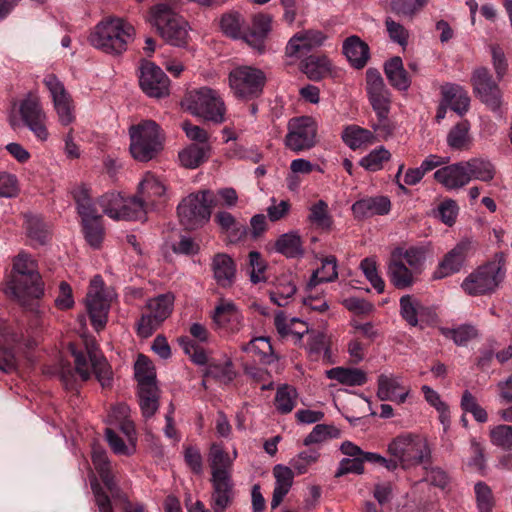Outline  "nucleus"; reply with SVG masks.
Segmentation results:
<instances>
[{
  "mask_svg": "<svg viewBox=\"0 0 512 512\" xmlns=\"http://www.w3.org/2000/svg\"><path fill=\"white\" fill-rule=\"evenodd\" d=\"M5 295L25 309H32L35 301L45 293L42 276L5 277Z\"/></svg>",
  "mask_w": 512,
  "mask_h": 512,
  "instance_id": "9b49d317",
  "label": "nucleus"
},
{
  "mask_svg": "<svg viewBox=\"0 0 512 512\" xmlns=\"http://www.w3.org/2000/svg\"><path fill=\"white\" fill-rule=\"evenodd\" d=\"M213 488L212 508L214 512H224L233 502L234 483L232 476L211 478Z\"/></svg>",
  "mask_w": 512,
  "mask_h": 512,
  "instance_id": "cd10ccee",
  "label": "nucleus"
},
{
  "mask_svg": "<svg viewBox=\"0 0 512 512\" xmlns=\"http://www.w3.org/2000/svg\"><path fill=\"white\" fill-rule=\"evenodd\" d=\"M214 222L219 227L220 233L225 235L227 241L231 244L242 241L247 235L246 225L239 222L234 215L226 210L216 212Z\"/></svg>",
  "mask_w": 512,
  "mask_h": 512,
  "instance_id": "393cba45",
  "label": "nucleus"
},
{
  "mask_svg": "<svg viewBox=\"0 0 512 512\" xmlns=\"http://www.w3.org/2000/svg\"><path fill=\"white\" fill-rule=\"evenodd\" d=\"M211 270L216 283L222 288L231 287L236 279V263L226 253H217L212 258Z\"/></svg>",
  "mask_w": 512,
  "mask_h": 512,
  "instance_id": "b1692460",
  "label": "nucleus"
},
{
  "mask_svg": "<svg viewBox=\"0 0 512 512\" xmlns=\"http://www.w3.org/2000/svg\"><path fill=\"white\" fill-rule=\"evenodd\" d=\"M331 68V61L325 55H310L301 62L302 72L313 81L327 77Z\"/></svg>",
  "mask_w": 512,
  "mask_h": 512,
  "instance_id": "f704fd0d",
  "label": "nucleus"
},
{
  "mask_svg": "<svg viewBox=\"0 0 512 512\" xmlns=\"http://www.w3.org/2000/svg\"><path fill=\"white\" fill-rule=\"evenodd\" d=\"M210 153V144H190L179 152L178 158L183 167L195 169L208 160Z\"/></svg>",
  "mask_w": 512,
  "mask_h": 512,
  "instance_id": "c9c22d12",
  "label": "nucleus"
},
{
  "mask_svg": "<svg viewBox=\"0 0 512 512\" xmlns=\"http://www.w3.org/2000/svg\"><path fill=\"white\" fill-rule=\"evenodd\" d=\"M390 455L400 462L403 468L428 463L431 450L425 438L412 435H401L388 445Z\"/></svg>",
  "mask_w": 512,
  "mask_h": 512,
  "instance_id": "6e6552de",
  "label": "nucleus"
},
{
  "mask_svg": "<svg viewBox=\"0 0 512 512\" xmlns=\"http://www.w3.org/2000/svg\"><path fill=\"white\" fill-rule=\"evenodd\" d=\"M447 145L458 151L468 150L472 145L470 123L467 120L454 125L447 134Z\"/></svg>",
  "mask_w": 512,
  "mask_h": 512,
  "instance_id": "37998d69",
  "label": "nucleus"
},
{
  "mask_svg": "<svg viewBox=\"0 0 512 512\" xmlns=\"http://www.w3.org/2000/svg\"><path fill=\"white\" fill-rule=\"evenodd\" d=\"M308 351L314 359H322L324 362L331 364L333 363L332 353L328 346V339L325 334L321 332L313 333L309 337L307 343Z\"/></svg>",
  "mask_w": 512,
  "mask_h": 512,
  "instance_id": "de8ad7c7",
  "label": "nucleus"
},
{
  "mask_svg": "<svg viewBox=\"0 0 512 512\" xmlns=\"http://www.w3.org/2000/svg\"><path fill=\"white\" fill-rule=\"evenodd\" d=\"M133 26L121 18H111L99 23L89 37L92 46L105 53L118 55L126 51L133 39Z\"/></svg>",
  "mask_w": 512,
  "mask_h": 512,
  "instance_id": "f257e3e1",
  "label": "nucleus"
},
{
  "mask_svg": "<svg viewBox=\"0 0 512 512\" xmlns=\"http://www.w3.org/2000/svg\"><path fill=\"white\" fill-rule=\"evenodd\" d=\"M423 310L421 303L411 295H404L400 298V314L410 325H418V316Z\"/></svg>",
  "mask_w": 512,
  "mask_h": 512,
  "instance_id": "864d4df0",
  "label": "nucleus"
},
{
  "mask_svg": "<svg viewBox=\"0 0 512 512\" xmlns=\"http://www.w3.org/2000/svg\"><path fill=\"white\" fill-rule=\"evenodd\" d=\"M135 377L138 387L156 384V373L152 362L145 355L140 354L134 365Z\"/></svg>",
  "mask_w": 512,
  "mask_h": 512,
  "instance_id": "09e8293b",
  "label": "nucleus"
},
{
  "mask_svg": "<svg viewBox=\"0 0 512 512\" xmlns=\"http://www.w3.org/2000/svg\"><path fill=\"white\" fill-rule=\"evenodd\" d=\"M391 208L388 197H367L356 201L352 207V213L356 219H366L376 215H386Z\"/></svg>",
  "mask_w": 512,
  "mask_h": 512,
  "instance_id": "a878e982",
  "label": "nucleus"
},
{
  "mask_svg": "<svg viewBox=\"0 0 512 512\" xmlns=\"http://www.w3.org/2000/svg\"><path fill=\"white\" fill-rule=\"evenodd\" d=\"M471 249L472 243L468 239L457 243L439 262L433 273V278L438 280L458 273L464 266L467 257L471 253Z\"/></svg>",
  "mask_w": 512,
  "mask_h": 512,
  "instance_id": "6ab92c4d",
  "label": "nucleus"
},
{
  "mask_svg": "<svg viewBox=\"0 0 512 512\" xmlns=\"http://www.w3.org/2000/svg\"><path fill=\"white\" fill-rule=\"evenodd\" d=\"M473 92L490 110L497 112L502 104V92L486 67L476 68L471 75Z\"/></svg>",
  "mask_w": 512,
  "mask_h": 512,
  "instance_id": "f3484780",
  "label": "nucleus"
},
{
  "mask_svg": "<svg viewBox=\"0 0 512 512\" xmlns=\"http://www.w3.org/2000/svg\"><path fill=\"white\" fill-rule=\"evenodd\" d=\"M272 16L259 13L252 19L251 30L244 34L243 39L259 52L264 51V41L272 29Z\"/></svg>",
  "mask_w": 512,
  "mask_h": 512,
  "instance_id": "c85d7f7f",
  "label": "nucleus"
},
{
  "mask_svg": "<svg viewBox=\"0 0 512 512\" xmlns=\"http://www.w3.org/2000/svg\"><path fill=\"white\" fill-rule=\"evenodd\" d=\"M377 386V397L381 401L402 404L409 395V389L402 386L399 376L381 374L378 376Z\"/></svg>",
  "mask_w": 512,
  "mask_h": 512,
  "instance_id": "5701e85b",
  "label": "nucleus"
},
{
  "mask_svg": "<svg viewBox=\"0 0 512 512\" xmlns=\"http://www.w3.org/2000/svg\"><path fill=\"white\" fill-rule=\"evenodd\" d=\"M426 252L423 246H411L409 248L397 247L391 254L412 268V271L421 274L425 266Z\"/></svg>",
  "mask_w": 512,
  "mask_h": 512,
  "instance_id": "58836bf2",
  "label": "nucleus"
},
{
  "mask_svg": "<svg viewBox=\"0 0 512 512\" xmlns=\"http://www.w3.org/2000/svg\"><path fill=\"white\" fill-rule=\"evenodd\" d=\"M242 350L263 364H270L275 360L272 345L268 338L257 337L242 346Z\"/></svg>",
  "mask_w": 512,
  "mask_h": 512,
  "instance_id": "79ce46f5",
  "label": "nucleus"
},
{
  "mask_svg": "<svg viewBox=\"0 0 512 512\" xmlns=\"http://www.w3.org/2000/svg\"><path fill=\"white\" fill-rule=\"evenodd\" d=\"M147 211L145 199H140L138 196L124 198L119 220H142L145 218Z\"/></svg>",
  "mask_w": 512,
  "mask_h": 512,
  "instance_id": "8fccbe9b",
  "label": "nucleus"
},
{
  "mask_svg": "<svg viewBox=\"0 0 512 512\" xmlns=\"http://www.w3.org/2000/svg\"><path fill=\"white\" fill-rule=\"evenodd\" d=\"M418 274L412 271V268L391 254L387 265V276L389 281L397 289H406L411 287L415 282Z\"/></svg>",
  "mask_w": 512,
  "mask_h": 512,
  "instance_id": "bb28decb",
  "label": "nucleus"
},
{
  "mask_svg": "<svg viewBox=\"0 0 512 512\" xmlns=\"http://www.w3.org/2000/svg\"><path fill=\"white\" fill-rule=\"evenodd\" d=\"M491 443L506 451L512 450V425L499 424L489 431Z\"/></svg>",
  "mask_w": 512,
  "mask_h": 512,
  "instance_id": "4d7b16f0",
  "label": "nucleus"
},
{
  "mask_svg": "<svg viewBox=\"0 0 512 512\" xmlns=\"http://www.w3.org/2000/svg\"><path fill=\"white\" fill-rule=\"evenodd\" d=\"M366 91L369 102L378 118V123L372 125L373 130L385 136L389 135L391 131L388 115L391 106V94L381 74L376 69L370 68L366 71Z\"/></svg>",
  "mask_w": 512,
  "mask_h": 512,
  "instance_id": "39448f33",
  "label": "nucleus"
},
{
  "mask_svg": "<svg viewBox=\"0 0 512 512\" xmlns=\"http://www.w3.org/2000/svg\"><path fill=\"white\" fill-rule=\"evenodd\" d=\"M70 351L74 357L76 372L86 381L90 378V367L92 368L97 380L103 388L111 386L112 383V370L106 359L99 352L97 344L93 339L85 340V349L89 357L88 363L84 354L77 351L75 347L70 344Z\"/></svg>",
  "mask_w": 512,
  "mask_h": 512,
  "instance_id": "0eeeda50",
  "label": "nucleus"
},
{
  "mask_svg": "<svg viewBox=\"0 0 512 512\" xmlns=\"http://www.w3.org/2000/svg\"><path fill=\"white\" fill-rule=\"evenodd\" d=\"M82 226L85 239L89 245L94 248L100 247L104 237L101 219L82 222Z\"/></svg>",
  "mask_w": 512,
  "mask_h": 512,
  "instance_id": "e2e57ef3",
  "label": "nucleus"
},
{
  "mask_svg": "<svg viewBox=\"0 0 512 512\" xmlns=\"http://www.w3.org/2000/svg\"><path fill=\"white\" fill-rule=\"evenodd\" d=\"M187 110L215 124L225 121L226 107L220 94L211 88L201 87L189 92L184 100Z\"/></svg>",
  "mask_w": 512,
  "mask_h": 512,
  "instance_id": "423d86ee",
  "label": "nucleus"
},
{
  "mask_svg": "<svg viewBox=\"0 0 512 512\" xmlns=\"http://www.w3.org/2000/svg\"><path fill=\"white\" fill-rule=\"evenodd\" d=\"M505 276V257L503 253L471 272L461 283V288L469 296H481L494 293Z\"/></svg>",
  "mask_w": 512,
  "mask_h": 512,
  "instance_id": "7ed1b4c3",
  "label": "nucleus"
},
{
  "mask_svg": "<svg viewBox=\"0 0 512 512\" xmlns=\"http://www.w3.org/2000/svg\"><path fill=\"white\" fill-rule=\"evenodd\" d=\"M442 334L454 341L456 345H465L471 339L477 337V329L470 324H463L454 329L442 328Z\"/></svg>",
  "mask_w": 512,
  "mask_h": 512,
  "instance_id": "bf43d9fd",
  "label": "nucleus"
},
{
  "mask_svg": "<svg viewBox=\"0 0 512 512\" xmlns=\"http://www.w3.org/2000/svg\"><path fill=\"white\" fill-rule=\"evenodd\" d=\"M478 512H492L495 505L491 488L485 482H477L474 486Z\"/></svg>",
  "mask_w": 512,
  "mask_h": 512,
  "instance_id": "052dcab7",
  "label": "nucleus"
},
{
  "mask_svg": "<svg viewBox=\"0 0 512 512\" xmlns=\"http://www.w3.org/2000/svg\"><path fill=\"white\" fill-rule=\"evenodd\" d=\"M317 124L312 117L302 116L292 118L288 122V133L285 145L293 152L309 150L316 144Z\"/></svg>",
  "mask_w": 512,
  "mask_h": 512,
  "instance_id": "2eb2a0df",
  "label": "nucleus"
},
{
  "mask_svg": "<svg viewBox=\"0 0 512 512\" xmlns=\"http://www.w3.org/2000/svg\"><path fill=\"white\" fill-rule=\"evenodd\" d=\"M166 187L153 173L147 172L139 183V198L145 199L147 208L153 207L157 201L165 199Z\"/></svg>",
  "mask_w": 512,
  "mask_h": 512,
  "instance_id": "7c9ffc66",
  "label": "nucleus"
},
{
  "mask_svg": "<svg viewBox=\"0 0 512 512\" xmlns=\"http://www.w3.org/2000/svg\"><path fill=\"white\" fill-rule=\"evenodd\" d=\"M220 26L224 34L237 39L241 37L242 17L237 12L224 14L220 21Z\"/></svg>",
  "mask_w": 512,
  "mask_h": 512,
  "instance_id": "774afa93",
  "label": "nucleus"
},
{
  "mask_svg": "<svg viewBox=\"0 0 512 512\" xmlns=\"http://www.w3.org/2000/svg\"><path fill=\"white\" fill-rule=\"evenodd\" d=\"M427 2L428 0H391L390 9L400 17L412 18Z\"/></svg>",
  "mask_w": 512,
  "mask_h": 512,
  "instance_id": "13d9d810",
  "label": "nucleus"
},
{
  "mask_svg": "<svg viewBox=\"0 0 512 512\" xmlns=\"http://www.w3.org/2000/svg\"><path fill=\"white\" fill-rule=\"evenodd\" d=\"M296 292V285L286 279H280L276 285L275 291L271 292V300L278 306H286Z\"/></svg>",
  "mask_w": 512,
  "mask_h": 512,
  "instance_id": "680f3d73",
  "label": "nucleus"
},
{
  "mask_svg": "<svg viewBox=\"0 0 512 512\" xmlns=\"http://www.w3.org/2000/svg\"><path fill=\"white\" fill-rule=\"evenodd\" d=\"M327 36L320 30L308 29L294 34L286 45V55L295 57L323 45Z\"/></svg>",
  "mask_w": 512,
  "mask_h": 512,
  "instance_id": "aec40b11",
  "label": "nucleus"
},
{
  "mask_svg": "<svg viewBox=\"0 0 512 512\" xmlns=\"http://www.w3.org/2000/svg\"><path fill=\"white\" fill-rule=\"evenodd\" d=\"M326 376L348 386H361L367 382L366 373L358 368L335 367L326 371Z\"/></svg>",
  "mask_w": 512,
  "mask_h": 512,
  "instance_id": "a18cd8bd",
  "label": "nucleus"
},
{
  "mask_svg": "<svg viewBox=\"0 0 512 512\" xmlns=\"http://www.w3.org/2000/svg\"><path fill=\"white\" fill-rule=\"evenodd\" d=\"M319 458V453L314 449H308L300 452L298 455L290 460V466L301 475L308 471L309 466L316 463Z\"/></svg>",
  "mask_w": 512,
  "mask_h": 512,
  "instance_id": "69168bd1",
  "label": "nucleus"
},
{
  "mask_svg": "<svg viewBox=\"0 0 512 512\" xmlns=\"http://www.w3.org/2000/svg\"><path fill=\"white\" fill-rule=\"evenodd\" d=\"M110 298L104 289V281L100 275H96L90 281L86 295V309L91 324L95 330H102L108 319L110 310Z\"/></svg>",
  "mask_w": 512,
  "mask_h": 512,
  "instance_id": "4468645a",
  "label": "nucleus"
},
{
  "mask_svg": "<svg viewBox=\"0 0 512 512\" xmlns=\"http://www.w3.org/2000/svg\"><path fill=\"white\" fill-rule=\"evenodd\" d=\"M130 153L140 162H148L163 149L164 135L153 120H143L129 128Z\"/></svg>",
  "mask_w": 512,
  "mask_h": 512,
  "instance_id": "f03ea898",
  "label": "nucleus"
},
{
  "mask_svg": "<svg viewBox=\"0 0 512 512\" xmlns=\"http://www.w3.org/2000/svg\"><path fill=\"white\" fill-rule=\"evenodd\" d=\"M11 270L6 274V277H34L41 276L38 271L37 261L31 254L22 250L11 259Z\"/></svg>",
  "mask_w": 512,
  "mask_h": 512,
  "instance_id": "e433bc0d",
  "label": "nucleus"
},
{
  "mask_svg": "<svg viewBox=\"0 0 512 512\" xmlns=\"http://www.w3.org/2000/svg\"><path fill=\"white\" fill-rule=\"evenodd\" d=\"M308 220L323 230H329L332 227L333 219L329 213L327 202L319 200L314 203L309 209Z\"/></svg>",
  "mask_w": 512,
  "mask_h": 512,
  "instance_id": "3c124183",
  "label": "nucleus"
},
{
  "mask_svg": "<svg viewBox=\"0 0 512 512\" xmlns=\"http://www.w3.org/2000/svg\"><path fill=\"white\" fill-rule=\"evenodd\" d=\"M265 80L264 73L251 66L237 67L229 74L230 87L240 98L258 96L262 92Z\"/></svg>",
  "mask_w": 512,
  "mask_h": 512,
  "instance_id": "dca6fc26",
  "label": "nucleus"
},
{
  "mask_svg": "<svg viewBox=\"0 0 512 512\" xmlns=\"http://www.w3.org/2000/svg\"><path fill=\"white\" fill-rule=\"evenodd\" d=\"M390 152L383 147L371 151L360 160V165L368 171H378L382 169L383 163L390 159Z\"/></svg>",
  "mask_w": 512,
  "mask_h": 512,
  "instance_id": "0e129e2a",
  "label": "nucleus"
},
{
  "mask_svg": "<svg viewBox=\"0 0 512 512\" xmlns=\"http://www.w3.org/2000/svg\"><path fill=\"white\" fill-rule=\"evenodd\" d=\"M218 204L214 201L211 190L191 193L177 207L180 223L187 230L200 228L209 221L211 209Z\"/></svg>",
  "mask_w": 512,
  "mask_h": 512,
  "instance_id": "20e7f679",
  "label": "nucleus"
},
{
  "mask_svg": "<svg viewBox=\"0 0 512 512\" xmlns=\"http://www.w3.org/2000/svg\"><path fill=\"white\" fill-rule=\"evenodd\" d=\"M464 162L467 172L471 175V179L489 182L495 176V167L489 160L472 158Z\"/></svg>",
  "mask_w": 512,
  "mask_h": 512,
  "instance_id": "49530a36",
  "label": "nucleus"
},
{
  "mask_svg": "<svg viewBox=\"0 0 512 512\" xmlns=\"http://www.w3.org/2000/svg\"><path fill=\"white\" fill-rule=\"evenodd\" d=\"M98 204L105 215L114 220H119L124 205V197L120 193L108 192L98 199Z\"/></svg>",
  "mask_w": 512,
  "mask_h": 512,
  "instance_id": "5fc2aeb1",
  "label": "nucleus"
},
{
  "mask_svg": "<svg viewBox=\"0 0 512 512\" xmlns=\"http://www.w3.org/2000/svg\"><path fill=\"white\" fill-rule=\"evenodd\" d=\"M441 94L443 101L456 113L462 115L468 111L470 98L462 86L446 83L441 87Z\"/></svg>",
  "mask_w": 512,
  "mask_h": 512,
  "instance_id": "473e14b6",
  "label": "nucleus"
},
{
  "mask_svg": "<svg viewBox=\"0 0 512 512\" xmlns=\"http://www.w3.org/2000/svg\"><path fill=\"white\" fill-rule=\"evenodd\" d=\"M339 435L338 429L333 426L317 424L304 439V445L321 443L329 438H336Z\"/></svg>",
  "mask_w": 512,
  "mask_h": 512,
  "instance_id": "338daca9",
  "label": "nucleus"
},
{
  "mask_svg": "<svg viewBox=\"0 0 512 512\" xmlns=\"http://www.w3.org/2000/svg\"><path fill=\"white\" fill-rule=\"evenodd\" d=\"M297 391L294 387L283 385L277 389L275 395V407L282 414H287L296 405Z\"/></svg>",
  "mask_w": 512,
  "mask_h": 512,
  "instance_id": "6e6d98bb",
  "label": "nucleus"
},
{
  "mask_svg": "<svg viewBox=\"0 0 512 512\" xmlns=\"http://www.w3.org/2000/svg\"><path fill=\"white\" fill-rule=\"evenodd\" d=\"M337 276V260L334 256H329L322 261L321 268L312 274L308 285L315 286L322 282H332Z\"/></svg>",
  "mask_w": 512,
  "mask_h": 512,
  "instance_id": "603ef678",
  "label": "nucleus"
},
{
  "mask_svg": "<svg viewBox=\"0 0 512 512\" xmlns=\"http://www.w3.org/2000/svg\"><path fill=\"white\" fill-rule=\"evenodd\" d=\"M213 321L218 328L237 332L243 326V316L231 301H221L214 310Z\"/></svg>",
  "mask_w": 512,
  "mask_h": 512,
  "instance_id": "4be33fe9",
  "label": "nucleus"
},
{
  "mask_svg": "<svg viewBox=\"0 0 512 512\" xmlns=\"http://www.w3.org/2000/svg\"><path fill=\"white\" fill-rule=\"evenodd\" d=\"M151 21L162 38L174 46H182L188 37L187 22L168 5L158 4L151 10Z\"/></svg>",
  "mask_w": 512,
  "mask_h": 512,
  "instance_id": "1a4fd4ad",
  "label": "nucleus"
},
{
  "mask_svg": "<svg viewBox=\"0 0 512 512\" xmlns=\"http://www.w3.org/2000/svg\"><path fill=\"white\" fill-rule=\"evenodd\" d=\"M172 293L160 294L147 301L144 312L137 323V333L143 338L150 337L156 329L170 316L174 305Z\"/></svg>",
  "mask_w": 512,
  "mask_h": 512,
  "instance_id": "f8f14e48",
  "label": "nucleus"
},
{
  "mask_svg": "<svg viewBox=\"0 0 512 512\" xmlns=\"http://www.w3.org/2000/svg\"><path fill=\"white\" fill-rule=\"evenodd\" d=\"M23 217L27 236L33 245L46 244L50 238V230L42 217L31 212L25 213Z\"/></svg>",
  "mask_w": 512,
  "mask_h": 512,
  "instance_id": "72a5a7b5",
  "label": "nucleus"
},
{
  "mask_svg": "<svg viewBox=\"0 0 512 512\" xmlns=\"http://www.w3.org/2000/svg\"><path fill=\"white\" fill-rule=\"evenodd\" d=\"M276 252L287 258H300L304 255L303 243L296 231L280 235L275 242Z\"/></svg>",
  "mask_w": 512,
  "mask_h": 512,
  "instance_id": "ea45409f",
  "label": "nucleus"
},
{
  "mask_svg": "<svg viewBox=\"0 0 512 512\" xmlns=\"http://www.w3.org/2000/svg\"><path fill=\"white\" fill-rule=\"evenodd\" d=\"M434 179L447 190H458L471 181V175L467 172L465 162H457L439 168L434 173Z\"/></svg>",
  "mask_w": 512,
  "mask_h": 512,
  "instance_id": "412c9836",
  "label": "nucleus"
},
{
  "mask_svg": "<svg viewBox=\"0 0 512 512\" xmlns=\"http://www.w3.org/2000/svg\"><path fill=\"white\" fill-rule=\"evenodd\" d=\"M208 462L211 468V478L231 476L233 459L219 443H213L208 453Z\"/></svg>",
  "mask_w": 512,
  "mask_h": 512,
  "instance_id": "2f4dec72",
  "label": "nucleus"
},
{
  "mask_svg": "<svg viewBox=\"0 0 512 512\" xmlns=\"http://www.w3.org/2000/svg\"><path fill=\"white\" fill-rule=\"evenodd\" d=\"M343 142L351 149L356 150L364 145L373 144L375 136L373 132L358 125H348L342 131Z\"/></svg>",
  "mask_w": 512,
  "mask_h": 512,
  "instance_id": "a19ab883",
  "label": "nucleus"
},
{
  "mask_svg": "<svg viewBox=\"0 0 512 512\" xmlns=\"http://www.w3.org/2000/svg\"><path fill=\"white\" fill-rule=\"evenodd\" d=\"M384 71L389 83L394 88L406 91L410 87L411 80L399 56H395L387 61L384 65Z\"/></svg>",
  "mask_w": 512,
  "mask_h": 512,
  "instance_id": "4c0bfd02",
  "label": "nucleus"
},
{
  "mask_svg": "<svg viewBox=\"0 0 512 512\" xmlns=\"http://www.w3.org/2000/svg\"><path fill=\"white\" fill-rule=\"evenodd\" d=\"M160 391L157 385L138 387V400L142 416L150 419L159 408Z\"/></svg>",
  "mask_w": 512,
  "mask_h": 512,
  "instance_id": "c03bdc74",
  "label": "nucleus"
},
{
  "mask_svg": "<svg viewBox=\"0 0 512 512\" xmlns=\"http://www.w3.org/2000/svg\"><path fill=\"white\" fill-rule=\"evenodd\" d=\"M43 84L49 92L59 124L71 125L76 119L75 103L63 82L54 74H47L43 78Z\"/></svg>",
  "mask_w": 512,
  "mask_h": 512,
  "instance_id": "ddd939ff",
  "label": "nucleus"
},
{
  "mask_svg": "<svg viewBox=\"0 0 512 512\" xmlns=\"http://www.w3.org/2000/svg\"><path fill=\"white\" fill-rule=\"evenodd\" d=\"M18 112L23 125L35 138L40 142H46L49 138L48 117L37 91H29L24 95L19 101Z\"/></svg>",
  "mask_w": 512,
  "mask_h": 512,
  "instance_id": "9d476101",
  "label": "nucleus"
},
{
  "mask_svg": "<svg viewBox=\"0 0 512 512\" xmlns=\"http://www.w3.org/2000/svg\"><path fill=\"white\" fill-rule=\"evenodd\" d=\"M342 50L349 63L356 69H362L370 58L369 46L356 35L344 40Z\"/></svg>",
  "mask_w": 512,
  "mask_h": 512,
  "instance_id": "c756f323",
  "label": "nucleus"
},
{
  "mask_svg": "<svg viewBox=\"0 0 512 512\" xmlns=\"http://www.w3.org/2000/svg\"><path fill=\"white\" fill-rule=\"evenodd\" d=\"M139 84L149 97L162 98L169 95V78L160 67L150 61L141 64Z\"/></svg>",
  "mask_w": 512,
  "mask_h": 512,
  "instance_id": "a211bd4d",
  "label": "nucleus"
}]
</instances>
